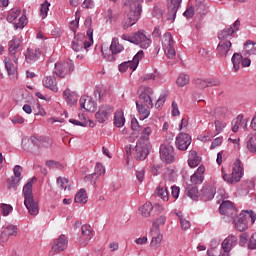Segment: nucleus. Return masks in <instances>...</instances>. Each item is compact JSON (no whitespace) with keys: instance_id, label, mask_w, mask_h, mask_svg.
Instances as JSON below:
<instances>
[{"instance_id":"nucleus-1","label":"nucleus","mask_w":256,"mask_h":256,"mask_svg":"<svg viewBox=\"0 0 256 256\" xmlns=\"http://www.w3.org/2000/svg\"><path fill=\"white\" fill-rule=\"evenodd\" d=\"M139 100L136 107L142 121L150 115L149 109H153V89L149 86H140L138 89Z\"/></svg>"},{"instance_id":"nucleus-2","label":"nucleus","mask_w":256,"mask_h":256,"mask_svg":"<svg viewBox=\"0 0 256 256\" xmlns=\"http://www.w3.org/2000/svg\"><path fill=\"white\" fill-rule=\"evenodd\" d=\"M33 181H37L36 177L29 179L24 185L22 193L24 196V205L28 210L29 215L33 217L39 215V203L33 197Z\"/></svg>"},{"instance_id":"nucleus-3","label":"nucleus","mask_w":256,"mask_h":256,"mask_svg":"<svg viewBox=\"0 0 256 256\" xmlns=\"http://www.w3.org/2000/svg\"><path fill=\"white\" fill-rule=\"evenodd\" d=\"M129 6V12L126 15V18L122 22L123 29H129L133 27L139 19H141V13H143V0H127Z\"/></svg>"},{"instance_id":"nucleus-4","label":"nucleus","mask_w":256,"mask_h":256,"mask_svg":"<svg viewBox=\"0 0 256 256\" xmlns=\"http://www.w3.org/2000/svg\"><path fill=\"white\" fill-rule=\"evenodd\" d=\"M93 45V29L87 30V36L85 34H77L72 40V49L76 53L81 51H87L89 47Z\"/></svg>"},{"instance_id":"nucleus-5","label":"nucleus","mask_w":256,"mask_h":256,"mask_svg":"<svg viewBox=\"0 0 256 256\" xmlns=\"http://www.w3.org/2000/svg\"><path fill=\"white\" fill-rule=\"evenodd\" d=\"M160 41L163 51L168 59H175V55H177V52H175V41L173 40V36L171 35V33H164L161 36Z\"/></svg>"},{"instance_id":"nucleus-6","label":"nucleus","mask_w":256,"mask_h":256,"mask_svg":"<svg viewBox=\"0 0 256 256\" xmlns=\"http://www.w3.org/2000/svg\"><path fill=\"white\" fill-rule=\"evenodd\" d=\"M224 181L229 183L230 185H235V183H239L241 181V177H243V166H241V160L237 159L234 162V167L231 174L223 173L222 175Z\"/></svg>"},{"instance_id":"nucleus-7","label":"nucleus","mask_w":256,"mask_h":256,"mask_svg":"<svg viewBox=\"0 0 256 256\" xmlns=\"http://www.w3.org/2000/svg\"><path fill=\"white\" fill-rule=\"evenodd\" d=\"M73 71H75V65L72 61L57 62L54 67V74L61 79H65Z\"/></svg>"},{"instance_id":"nucleus-8","label":"nucleus","mask_w":256,"mask_h":256,"mask_svg":"<svg viewBox=\"0 0 256 256\" xmlns=\"http://www.w3.org/2000/svg\"><path fill=\"white\" fill-rule=\"evenodd\" d=\"M151 149V142H144L143 140H138L135 146L134 157L138 161H145L149 151Z\"/></svg>"},{"instance_id":"nucleus-9","label":"nucleus","mask_w":256,"mask_h":256,"mask_svg":"<svg viewBox=\"0 0 256 256\" xmlns=\"http://www.w3.org/2000/svg\"><path fill=\"white\" fill-rule=\"evenodd\" d=\"M124 49L123 45L119 43V38H113L110 45L111 54H108L107 50L102 48V55L107 61H115V55H119Z\"/></svg>"},{"instance_id":"nucleus-10","label":"nucleus","mask_w":256,"mask_h":256,"mask_svg":"<svg viewBox=\"0 0 256 256\" xmlns=\"http://www.w3.org/2000/svg\"><path fill=\"white\" fill-rule=\"evenodd\" d=\"M160 158L163 163H175V148L170 144H163L160 146Z\"/></svg>"},{"instance_id":"nucleus-11","label":"nucleus","mask_w":256,"mask_h":256,"mask_svg":"<svg viewBox=\"0 0 256 256\" xmlns=\"http://www.w3.org/2000/svg\"><path fill=\"white\" fill-rule=\"evenodd\" d=\"M19 47H21V39L19 38L14 37L8 43L9 57H11L14 63H19V57H21V50Z\"/></svg>"},{"instance_id":"nucleus-12","label":"nucleus","mask_w":256,"mask_h":256,"mask_svg":"<svg viewBox=\"0 0 256 256\" xmlns=\"http://www.w3.org/2000/svg\"><path fill=\"white\" fill-rule=\"evenodd\" d=\"M128 41H130V43H134L135 45H139L141 49H149V47H151V40L141 30L130 37Z\"/></svg>"},{"instance_id":"nucleus-13","label":"nucleus","mask_w":256,"mask_h":256,"mask_svg":"<svg viewBox=\"0 0 256 256\" xmlns=\"http://www.w3.org/2000/svg\"><path fill=\"white\" fill-rule=\"evenodd\" d=\"M114 108L109 104H104L99 107V110L95 114V119L98 123H105L109 120V117L113 115Z\"/></svg>"},{"instance_id":"nucleus-14","label":"nucleus","mask_w":256,"mask_h":256,"mask_svg":"<svg viewBox=\"0 0 256 256\" xmlns=\"http://www.w3.org/2000/svg\"><path fill=\"white\" fill-rule=\"evenodd\" d=\"M239 25H241V22H239V20H236L233 26H229L221 30L218 33L219 41H231V39H233V33H235V31H239Z\"/></svg>"},{"instance_id":"nucleus-15","label":"nucleus","mask_w":256,"mask_h":256,"mask_svg":"<svg viewBox=\"0 0 256 256\" xmlns=\"http://www.w3.org/2000/svg\"><path fill=\"white\" fill-rule=\"evenodd\" d=\"M144 55L145 53L143 52V50L138 51L137 54L133 57V60L124 62L119 65V71L121 73H125V65L128 67V69H130V71H135V69H137V67L139 66V61L143 59Z\"/></svg>"},{"instance_id":"nucleus-16","label":"nucleus","mask_w":256,"mask_h":256,"mask_svg":"<svg viewBox=\"0 0 256 256\" xmlns=\"http://www.w3.org/2000/svg\"><path fill=\"white\" fill-rule=\"evenodd\" d=\"M216 188L213 183H205L200 190L199 197L202 201H211L215 197Z\"/></svg>"},{"instance_id":"nucleus-17","label":"nucleus","mask_w":256,"mask_h":256,"mask_svg":"<svg viewBox=\"0 0 256 256\" xmlns=\"http://www.w3.org/2000/svg\"><path fill=\"white\" fill-rule=\"evenodd\" d=\"M221 215H226L230 219H235L237 217V209L233 206L231 201H223L219 207Z\"/></svg>"},{"instance_id":"nucleus-18","label":"nucleus","mask_w":256,"mask_h":256,"mask_svg":"<svg viewBox=\"0 0 256 256\" xmlns=\"http://www.w3.org/2000/svg\"><path fill=\"white\" fill-rule=\"evenodd\" d=\"M4 64H5V69L8 73V77L11 79V81H17V78H18L17 63L14 62L13 64V58L9 56L4 59Z\"/></svg>"},{"instance_id":"nucleus-19","label":"nucleus","mask_w":256,"mask_h":256,"mask_svg":"<svg viewBox=\"0 0 256 256\" xmlns=\"http://www.w3.org/2000/svg\"><path fill=\"white\" fill-rule=\"evenodd\" d=\"M191 145V137L187 133H179L176 137V147L180 151H187Z\"/></svg>"},{"instance_id":"nucleus-20","label":"nucleus","mask_w":256,"mask_h":256,"mask_svg":"<svg viewBox=\"0 0 256 256\" xmlns=\"http://www.w3.org/2000/svg\"><path fill=\"white\" fill-rule=\"evenodd\" d=\"M232 63L234 71H239L240 65H242V67H249L251 65V59H243V56L241 54L234 53L232 56Z\"/></svg>"},{"instance_id":"nucleus-21","label":"nucleus","mask_w":256,"mask_h":256,"mask_svg":"<svg viewBox=\"0 0 256 256\" xmlns=\"http://www.w3.org/2000/svg\"><path fill=\"white\" fill-rule=\"evenodd\" d=\"M40 57H41V49L35 46L29 47L25 53L26 63H35L36 61H39Z\"/></svg>"},{"instance_id":"nucleus-22","label":"nucleus","mask_w":256,"mask_h":256,"mask_svg":"<svg viewBox=\"0 0 256 256\" xmlns=\"http://www.w3.org/2000/svg\"><path fill=\"white\" fill-rule=\"evenodd\" d=\"M183 0H168V21H175L177 10L181 7Z\"/></svg>"},{"instance_id":"nucleus-23","label":"nucleus","mask_w":256,"mask_h":256,"mask_svg":"<svg viewBox=\"0 0 256 256\" xmlns=\"http://www.w3.org/2000/svg\"><path fill=\"white\" fill-rule=\"evenodd\" d=\"M17 237V228L15 225H8L2 228V232L0 235L1 243H7L9 241V237Z\"/></svg>"},{"instance_id":"nucleus-24","label":"nucleus","mask_w":256,"mask_h":256,"mask_svg":"<svg viewBox=\"0 0 256 256\" xmlns=\"http://www.w3.org/2000/svg\"><path fill=\"white\" fill-rule=\"evenodd\" d=\"M231 47V41H220L216 48L219 57H227L231 55V53H233Z\"/></svg>"},{"instance_id":"nucleus-25","label":"nucleus","mask_w":256,"mask_h":256,"mask_svg":"<svg viewBox=\"0 0 256 256\" xmlns=\"http://www.w3.org/2000/svg\"><path fill=\"white\" fill-rule=\"evenodd\" d=\"M69 241L65 235H60L58 239L54 240V244L52 246V251L54 253H61V251H65L67 249V245Z\"/></svg>"},{"instance_id":"nucleus-26","label":"nucleus","mask_w":256,"mask_h":256,"mask_svg":"<svg viewBox=\"0 0 256 256\" xmlns=\"http://www.w3.org/2000/svg\"><path fill=\"white\" fill-rule=\"evenodd\" d=\"M150 235L152 237L150 247L151 249L157 251V249L161 247V243H163V234L161 231L150 230Z\"/></svg>"},{"instance_id":"nucleus-27","label":"nucleus","mask_w":256,"mask_h":256,"mask_svg":"<svg viewBox=\"0 0 256 256\" xmlns=\"http://www.w3.org/2000/svg\"><path fill=\"white\" fill-rule=\"evenodd\" d=\"M31 143H33V145H37V147H44V149H49V147H51V145H53V140L49 137H35L32 136L30 138Z\"/></svg>"},{"instance_id":"nucleus-28","label":"nucleus","mask_w":256,"mask_h":256,"mask_svg":"<svg viewBox=\"0 0 256 256\" xmlns=\"http://www.w3.org/2000/svg\"><path fill=\"white\" fill-rule=\"evenodd\" d=\"M81 231L84 239L80 238V245L85 247V245H88L93 237V228L86 224L81 227Z\"/></svg>"},{"instance_id":"nucleus-29","label":"nucleus","mask_w":256,"mask_h":256,"mask_svg":"<svg viewBox=\"0 0 256 256\" xmlns=\"http://www.w3.org/2000/svg\"><path fill=\"white\" fill-rule=\"evenodd\" d=\"M79 103H80L81 109H85V111H88L90 113L95 111V109L97 107V104H95L93 99L89 96H82L80 98Z\"/></svg>"},{"instance_id":"nucleus-30","label":"nucleus","mask_w":256,"mask_h":256,"mask_svg":"<svg viewBox=\"0 0 256 256\" xmlns=\"http://www.w3.org/2000/svg\"><path fill=\"white\" fill-rule=\"evenodd\" d=\"M234 219L235 227L237 231L243 232L247 231V215H245V212H242Z\"/></svg>"},{"instance_id":"nucleus-31","label":"nucleus","mask_w":256,"mask_h":256,"mask_svg":"<svg viewBox=\"0 0 256 256\" xmlns=\"http://www.w3.org/2000/svg\"><path fill=\"white\" fill-rule=\"evenodd\" d=\"M205 166H200L195 173L191 176L190 181L193 185H201L203 179H205Z\"/></svg>"},{"instance_id":"nucleus-32","label":"nucleus","mask_w":256,"mask_h":256,"mask_svg":"<svg viewBox=\"0 0 256 256\" xmlns=\"http://www.w3.org/2000/svg\"><path fill=\"white\" fill-rule=\"evenodd\" d=\"M221 84L219 80L215 79H198L196 85L198 89H207V87H217Z\"/></svg>"},{"instance_id":"nucleus-33","label":"nucleus","mask_w":256,"mask_h":256,"mask_svg":"<svg viewBox=\"0 0 256 256\" xmlns=\"http://www.w3.org/2000/svg\"><path fill=\"white\" fill-rule=\"evenodd\" d=\"M42 83L44 87L50 89V91H53L54 93L59 91V88L57 87V78L55 76L44 77Z\"/></svg>"},{"instance_id":"nucleus-34","label":"nucleus","mask_w":256,"mask_h":256,"mask_svg":"<svg viewBox=\"0 0 256 256\" xmlns=\"http://www.w3.org/2000/svg\"><path fill=\"white\" fill-rule=\"evenodd\" d=\"M237 245V236L235 235H230L224 241L222 242V249L223 251H230Z\"/></svg>"},{"instance_id":"nucleus-35","label":"nucleus","mask_w":256,"mask_h":256,"mask_svg":"<svg viewBox=\"0 0 256 256\" xmlns=\"http://www.w3.org/2000/svg\"><path fill=\"white\" fill-rule=\"evenodd\" d=\"M200 163H201V157L197 155V151L195 150L190 151L188 156L189 167H191L192 169H195V167L199 166Z\"/></svg>"},{"instance_id":"nucleus-36","label":"nucleus","mask_w":256,"mask_h":256,"mask_svg":"<svg viewBox=\"0 0 256 256\" xmlns=\"http://www.w3.org/2000/svg\"><path fill=\"white\" fill-rule=\"evenodd\" d=\"M28 96L29 92L23 89L15 90L13 93V99L17 103H25L27 101Z\"/></svg>"},{"instance_id":"nucleus-37","label":"nucleus","mask_w":256,"mask_h":256,"mask_svg":"<svg viewBox=\"0 0 256 256\" xmlns=\"http://www.w3.org/2000/svg\"><path fill=\"white\" fill-rule=\"evenodd\" d=\"M244 57H249L251 55H256V42L248 40L244 44Z\"/></svg>"},{"instance_id":"nucleus-38","label":"nucleus","mask_w":256,"mask_h":256,"mask_svg":"<svg viewBox=\"0 0 256 256\" xmlns=\"http://www.w3.org/2000/svg\"><path fill=\"white\" fill-rule=\"evenodd\" d=\"M199 190L197 189V186L195 185H188L186 187V195L190 197L193 201H197L199 199Z\"/></svg>"},{"instance_id":"nucleus-39","label":"nucleus","mask_w":256,"mask_h":256,"mask_svg":"<svg viewBox=\"0 0 256 256\" xmlns=\"http://www.w3.org/2000/svg\"><path fill=\"white\" fill-rule=\"evenodd\" d=\"M153 211V204L151 202H146L144 205L139 207V213L142 217H151V212Z\"/></svg>"},{"instance_id":"nucleus-40","label":"nucleus","mask_w":256,"mask_h":256,"mask_svg":"<svg viewBox=\"0 0 256 256\" xmlns=\"http://www.w3.org/2000/svg\"><path fill=\"white\" fill-rule=\"evenodd\" d=\"M157 197L162 199V201H169V191L167 190V187L165 186H158L155 191Z\"/></svg>"},{"instance_id":"nucleus-41","label":"nucleus","mask_w":256,"mask_h":256,"mask_svg":"<svg viewBox=\"0 0 256 256\" xmlns=\"http://www.w3.org/2000/svg\"><path fill=\"white\" fill-rule=\"evenodd\" d=\"M114 125L115 127L121 128L125 125V116L123 111H116L114 114Z\"/></svg>"},{"instance_id":"nucleus-42","label":"nucleus","mask_w":256,"mask_h":256,"mask_svg":"<svg viewBox=\"0 0 256 256\" xmlns=\"http://www.w3.org/2000/svg\"><path fill=\"white\" fill-rule=\"evenodd\" d=\"M167 221V216L162 215L160 217H158L153 223H152V227H151V231H161L160 227L165 225Z\"/></svg>"},{"instance_id":"nucleus-43","label":"nucleus","mask_w":256,"mask_h":256,"mask_svg":"<svg viewBox=\"0 0 256 256\" xmlns=\"http://www.w3.org/2000/svg\"><path fill=\"white\" fill-rule=\"evenodd\" d=\"M57 185L61 191H71V184H69V179L65 177H58Z\"/></svg>"},{"instance_id":"nucleus-44","label":"nucleus","mask_w":256,"mask_h":256,"mask_svg":"<svg viewBox=\"0 0 256 256\" xmlns=\"http://www.w3.org/2000/svg\"><path fill=\"white\" fill-rule=\"evenodd\" d=\"M75 203H80L81 205H85L87 203V191L85 189H80L74 198Z\"/></svg>"},{"instance_id":"nucleus-45","label":"nucleus","mask_w":256,"mask_h":256,"mask_svg":"<svg viewBox=\"0 0 256 256\" xmlns=\"http://www.w3.org/2000/svg\"><path fill=\"white\" fill-rule=\"evenodd\" d=\"M248 153L256 154V134L250 137L246 143Z\"/></svg>"},{"instance_id":"nucleus-46","label":"nucleus","mask_w":256,"mask_h":256,"mask_svg":"<svg viewBox=\"0 0 256 256\" xmlns=\"http://www.w3.org/2000/svg\"><path fill=\"white\" fill-rule=\"evenodd\" d=\"M153 133V128L147 126L143 128L141 131V136L139 141H143L144 143H149V137H151V134Z\"/></svg>"},{"instance_id":"nucleus-47","label":"nucleus","mask_w":256,"mask_h":256,"mask_svg":"<svg viewBox=\"0 0 256 256\" xmlns=\"http://www.w3.org/2000/svg\"><path fill=\"white\" fill-rule=\"evenodd\" d=\"M243 127V115H238L232 122V131L233 133H237L239 131V128Z\"/></svg>"},{"instance_id":"nucleus-48","label":"nucleus","mask_w":256,"mask_h":256,"mask_svg":"<svg viewBox=\"0 0 256 256\" xmlns=\"http://www.w3.org/2000/svg\"><path fill=\"white\" fill-rule=\"evenodd\" d=\"M64 97H65L67 103H69V105H75V103H77V100L79 99L77 94H75L74 92L70 93L67 90L64 91Z\"/></svg>"},{"instance_id":"nucleus-49","label":"nucleus","mask_w":256,"mask_h":256,"mask_svg":"<svg viewBox=\"0 0 256 256\" xmlns=\"http://www.w3.org/2000/svg\"><path fill=\"white\" fill-rule=\"evenodd\" d=\"M105 173V168L103 167V164H97L95 167V173L88 176V179H97L101 177Z\"/></svg>"},{"instance_id":"nucleus-50","label":"nucleus","mask_w":256,"mask_h":256,"mask_svg":"<svg viewBox=\"0 0 256 256\" xmlns=\"http://www.w3.org/2000/svg\"><path fill=\"white\" fill-rule=\"evenodd\" d=\"M189 81V75L182 73L177 78L176 85H178V87H185V85H188Z\"/></svg>"},{"instance_id":"nucleus-51","label":"nucleus","mask_w":256,"mask_h":256,"mask_svg":"<svg viewBox=\"0 0 256 256\" xmlns=\"http://www.w3.org/2000/svg\"><path fill=\"white\" fill-rule=\"evenodd\" d=\"M20 15H21V10L19 8H14L9 12L7 21L9 23H13V21H15V19H17Z\"/></svg>"},{"instance_id":"nucleus-52","label":"nucleus","mask_w":256,"mask_h":256,"mask_svg":"<svg viewBox=\"0 0 256 256\" xmlns=\"http://www.w3.org/2000/svg\"><path fill=\"white\" fill-rule=\"evenodd\" d=\"M18 185H21V178L12 176L10 178V181L8 182V189H13V191H17Z\"/></svg>"},{"instance_id":"nucleus-53","label":"nucleus","mask_w":256,"mask_h":256,"mask_svg":"<svg viewBox=\"0 0 256 256\" xmlns=\"http://www.w3.org/2000/svg\"><path fill=\"white\" fill-rule=\"evenodd\" d=\"M49 7H51V3H49L48 1H44V3L41 4L40 15L42 19H46L49 13Z\"/></svg>"},{"instance_id":"nucleus-54","label":"nucleus","mask_w":256,"mask_h":256,"mask_svg":"<svg viewBox=\"0 0 256 256\" xmlns=\"http://www.w3.org/2000/svg\"><path fill=\"white\" fill-rule=\"evenodd\" d=\"M214 125H215V135H219V133H223V129L227 127V123L221 120H216L214 122Z\"/></svg>"},{"instance_id":"nucleus-55","label":"nucleus","mask_w":256,"mask_h":256,"mask_svg":"<svg viewBox=\"0 0 256 256\" xmlns=\"http://www.w3.org/2000/svg\"><path fill=\"white\" fill-rule=\"evenodd\" d=\"M0 209L3 217H8L10 213H13V206L10 204H0Z\"/></svg>"},{"instance_id":"nucleus-56","label":"nucleus","mask_w":256,"mask_h":256,"mask_svg":"<svg viewBox=\"0 0 256 256\" xmlns=\"http://www.w3.org/2000/svg\"><path fill=\"white\" fill-rule=\"evenodd\" d=\"M178 217H179L182 231H187L188 229H191V222H189V220L185 219L183 215H178Z\"/></svg>"},{"instance_id":"nucleus-57","label":"nucleus","mask_w":256,"mask_h":256,"mask_svg":"<svg viewBox=\"0 0 256 256\" xmlns=\"http://www.w3.org/2000/svg\"><path fill=\"white\" fill-rule=\"evenodd\" d=\"M27 25V17L22 15L18 23H14L15 29H23Z\"/></svg>"},{"instance_id":"nucleus-58","label":"nucleus","mask_w":256,"mask_h":256,"mask_svg":"<svg viewBox=\"0 0 256 256\" xmlns=\"http://www.w3.org/2000/svg\"><path fill=\"white\" fill-rule=\"evenodd\" d=\"M166 99H167V92H164V93H162V94L159 96V98H158V100H157V102H156V104H155V107H156L157 109H159V107H163V105H165Z\"/></svg>"},{"instance_id":"nucleus-59","label":"nucleus","mask_w":256,"mask_h":256,"mask_svg":"<svg viewBox=\"0 0 256 256\" xmlns=\"http://www.w3.org/2000/svg\"><path fill=\"white\" fill-rule=\"evenodd\" d=\"M136 178L139 183H143V180L145 179V168H140L136 171Z\"/></svg>"},{"instance_id":"nucleus-60","label":"nucleus","mask_w":256,"mask_h":256,"mask_svg":"<svg viewBox=\"0 0 256 256\" xmlns=\"http://www.w3.org/2000/svg\"><path fill=\"white\" fill-rule=\"evenodd\" d=\"M14 177L21 179V174L23 173V167L16 165L13 168Z\"/></svg>"},{"instance_id":"nucleus-61","label":"nucleus","mask_w":256,"mask_h":256,"mask_svg":"<svg viewBox=\"0 0 256 256\" xmlns=\"http://www.w3.org/2000/svg\"><path fill=\"white\" fill-rule=\"evenodd\" d=\"M172 115L173 117H179L181 115V112H179V105H177V102H172Z\"/></svg>"},{"instance_id":"nucleus-62","label":"nucleus","mask_w":256,"mask_h":256,"mask_svg":"<svg viewBox=\"0 0 256 256\" xmlns=\"http://www.w3.org/2000/svg\"><path fill=\"white\" fill-rule=\"evenodd\" d=\"M214 113L215 115H217V117H225V113H227V108L217 107Z\"/></svg>"},{"instance_id":"nucleus-63","label":"nucleus","mask_w":256,"mask_h":256,"mask_svg":"<svg viewBox=\"0 0 256 256\" xmlns=\"http://www.w3.org/2000/svg\"><path fill=\"white\" fill-rule=\"evenodd\" d=\"M140 81L145 82V81H155V74L150 73V74H145L140 78Z\"/></svg>"},{"instance_id":"nucleus-64","label":"nucleus","mask_w":256,"mask_h":256,"mask_svg":"<svg viewBox=\"0 0 256 256\" xmlns=\"http://www.w3.org/2000/svg\"><path fill=\"white\" fill-rule=\"evenodd\" d=\"M222 143H223V138L217 137L212 142L210 149H216V147H219V145H221Z\"/></svg>"}]
</instances>
